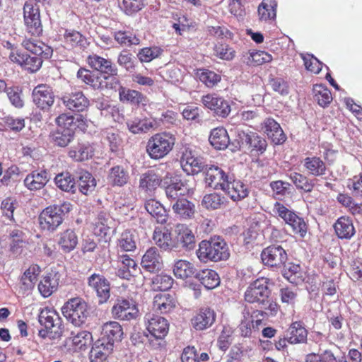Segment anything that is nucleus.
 I'll use <instances>...</instances> for the list:
<instances>
[{"instance_id":"f257e3e1","label":"nucleus","mask_w":362,"mask_h":362,"mask_svg":"<svg viewBox=\"0 0 362 362\" xmlns=\"http://www.w3.org/2000/svg\"><path fill=\"white\" fill-rule=\"evenodd\" d=\"M197 255L203 262H218L228 259L230 252L225 240L220 236H214L199 243Z\"/></svg>"},{"instance_id":"f03ea898","label":"nucleus","mask_w":362,"mask_h":362,"mask_svg":"<svg viewBox=\"0 0 362 362\" xmlns=\"http://www.w3.org/2000/svg\"><path fill=\"white\" fill-rule=\"evenodd\" d=\"M176 142L175 136L168 132H162L152 135L146 143V151L153 160H160L173 149Z\"/></svg>"},{"instance_id":"7ed1b4c3","label":"nucleus","mask_w":362,"mask_h":362,"mask_svg":"<svg viewBox=\"0 0 362 362\" xmlns=\"http://www.w3.org/2000/svg\"><path fill=\"white\" fill-rule=\"evenodd\" d=\"M39 322L45 327L39 331V336L42 338H59L63 333L62 320L57 313L47 308L42 309L39 315Z\"/></svg>"},{"instance_id":"20e7f679","label":"nucleus","mask_w":362,"mask_h":362,"mask_svg":"<svg viewBox=\"0 0 362 362\" xmlns=\"http://www.w3.org/2000/svg\"><path fill=\"white\" fill-rule=\"evenodd\" d=\"M270 281L267 277H260L252 281L245 291V301L250 304L264 305L270 295Z\"/></svg>"},{"instance_id":"39448f33","label":"nucleus","mask_w":362,"mask_h":362,"mask_svg":"<svg viewBox=\"0 0 362 362\" xmlns=\"http://www.w3.org/2000/svg\"><path fill=\"white\" fill-rule=\"evenodd\" d=\"M274 211L291 228L292 231L295 235H298L300 238H304L308 230V226L302 217H300L295 212L289 210L280 202L275 203Z\"/></svg>"},{"instance_id":"423d86ee","label":"nucleus","mask_w":362,"mask_h":362,"mask_svg":"<svg viewBox=\"0 0 362 362\" xmlns=\"http://www.w3.org/2000/svg\"><path fill=\"white\" fill-rule=\"evenodd\" d=\"M62 313L75 326H80L88 317V305L80 298L70 299L63 306Z\"/></svg>"},{"instance_id":"0eeeda50","label":"nucleus","mask_w":362,"mask_h":362,"mask_svg":"<svg viewBox=\"0 0 362 362\" xmlns=\"http://www.w3.org/2000/svg\"><path fill=\"white\" fill-rule=\"evenodd\" d=\"M64 205H52L46 207L39 215L40 227L43 230L54 231L63 222Z\"/></svg>"},{"instance_id":"6e6552de","label":"nucleus","mask_w":362,"mask_h":362,"mask_svg":"<svg viewBox=\"0 0 362 362\" xmlns=\"http://www.w3.org/2000/svg\"><path fill=\"white\" fill-rule=\"evenodd\" d=\"M236 138L240 145L251 153L262 155L267 149V140L256 132L240 130L237 132Z\"/></svg>"},{"instance_id":"1a4fd4ad","label":"nucleus","mask_w":362,"mask_h":362,"mask_svg":"<svg viewBox=\"0 0 362 362\" xmlns=\"http://www.w3.org/2000/svg\"><path fill=\"white\" fill-rule=\"evenodd\" d=\"M111 313L112 317L118 320L131 321L138 317L139 309L133 299L119 298L112 306Z\"/></svg>"},{"instance_id":"9d476101","label":"nucleus","mask_w":362,"mask_h":362,"mask_svg":"<svg viewBox=\"0 0 362 362\" xmlns=\"http://www.w3.org/2000/svg\"><path fill=\"white\" fill-rule=\"evenodd\" d=\"M201 102L204 107L210 110L214 115L226 118L231 112L229 101L216 93H207L201 98Z\"/></svg>"},{"instance_id":"9b49d317","label":"nucleus","mask_w":362,"mask_h":362,"mask_svg":"<svg viewBox=\"0 0 362 362\" xmlns=\"http://www.w3.org/2000/svg\"><path fill=\"white\" fill-rule=\"evenodd\" d=\"M261 259L264 265L280 268L286 264L288 255L281 245H272L262 251Z\"/></svg>"},{"instance_id":"f8f14e48","label":"nucleus","mask_w":362,"mask_h":362,"mask_svg":"<svg viewBox=\"0 0 362 362\" xmlns=\"http://www.w3.org/2000/svg\"><path fill=\"white\" fill-rule=\"evenodd\" d=\"M114 230V220L103 212L100 213L92 223L93 233L105 243L110 240Z\"/></svg>"},{"instance_id":"ddd939ff","label":"nucleus","mask_w":362,"mask_h":362,"mask_svg":"<svg viewBox=\"0 0 362 362\" xmlns=\"http://www.w3.org/2000/svg\"><path fill=\"white\" fill-rule=\"evenodd\" d=\"M86 62L91 69L104 74L103 76L104 80L116 76L118 74L117 67L111 59L102 57L96 54L88 55Z\"/></svg>"},{"instance_id":"4468645a","label":"nucleus","mask_w":362,"mask_h":362,"mask_svg":"<svg viewBox=\"0 0 362 362\" xmlns=\"http://www.w3.org/2000/svg\"><path fill=\"white\" fill-rule=\"evenodd\" d=\"M32 96L35 105L42 110H49L55 100L52 88L47 84H39L35 87Z\"/></svg>"},{"instance_id":"2eb2a0df","label":"nucleus","mask_w":362,"mask_h":362,"mask_svg":"<svg viewBox=\"0 0 362 362\" xmlns=\"http://www.w3.org/2000/svg\"><path fill=\"white\" fill-rule=\"evenodd\" d=\"M88 285L96 293L98 303H106L110 297V284L103 275L93 274L88 278Z\"/></svg>"},{"instance_id":"dca6fc26","label":"nucleus","mask_w":362,"mask_h":362,"mask_svg":"<svg viewBox=\"0 0 362 362\" xmlns=\"http://www.w3.org/2000/svg\"><path fill=\"white\" fill-rule=\"evenodd\" d=\"M180 163L182 168L187 175L198 174L204 170V163L195 152L190 148L186 147L182 151Z\"/></svg>"},{"instance_id":"f3484780","label":"nucleus","mask_w":362,"mask_h":362,"mask_svg":"<svg viewBox=\"0 0 362 362\" xmlns=\"http://www.w3.org/2000/svg\"><path fill=\"white\" fill-rule=\"evenodd\" d=\"M146 329L156 339H163L168 334L169 324L168 320L159 315H147Z\"/></svg>"},{"instance_id":"a211bd4d","label":"nucleus","mask_w":362,"mask_h":362,"mask_svg":"<svg viewBox=\"0 0 362 362\" xmlns=\"http://www.w3.org/2000/svg\"><path fill=\"white\" fill-rule=\"evenodd\" d=\"M216 314L210 308H201L192 318L191 324L192 327L197 331H202L211 327L216 321Z\"/></svg>"},{"instance_id":"6ab92c4d","label":"nucleus","mask_w":362,"mask_h":362,"mask_svg":"<svg viewBox=\"0 0 362 362\" xmlns=\"http://www.w3.org/2000/svg\"><path fill=\"white\" fill-rule=\"evenodd\" d=\"M62 101L67 109L76 112L86 111L90 105L89 100L82 91L66 94L62 97Z\"/></svg>"},{"instance_id":"aec40b11","label":"nucleus","mask_w":362,"mask_h":362,"mask_svg":"<svg viewBox=\"0 0 362 362\" xmlns=\"http://www.w3.org/2000/svg\"><path fill=\"white\" fill-rule=\"evenodd\" d=\"M262 129L275 145L282 144L286 140V136L280 124L272 117L264 120Z\"/></svg>"},{"instance_id":"412c9836","label":"nucleus","mask_w":362,"mask_h":362,"mask_svg":"<svg viewBox=\"0 0 362 362\" xmlns=\"http://www.w3.org/2000/svg\"><path fill=\"white\" fill-rule=\"evenodd\" d=\"M161 176L154 170H148L142 173L139 178V189L152 195L162 183Z\"/></svg>"},{"instance_id":"4be33fe9","label":"nucleus","mask_w":362,"mask_h":362,"mask_svg":"<svg viewBox=\"0 0 362 362\" xmlns=\"http://www.w3.org/2000/svg\"><path fill=\"white\" fill-rule=\"evenodd\" d=\"M228 178V174L218 166L211 165L206 168L205 182L214 189H221L222 190Z\"/></svg>"},{"instance_id":"5701e85b","label":"nucleus","mask_w":362,"mask_h":362,"mask_svg":"<svg viewBox=\"0 0 362 362\" xmlns=\"http://www.w3.org/2000/svg\"><path fill=\"white\" fill-rule=\"evenodd\" d=\"M115 346L112 342L99 339L90 352L91 362H108V356L112 353Z\"/></svg>"},{"instance_id":"b1692460","label":"nucleus","mask_w":362,"mask_h":362,"mask_svg":"<svg viewBox=\"0 0 362 362\" xmlns=\"http://www.w3.org/2000/svg\"><path fill=\"white\" fill-rule=\"evenodd\" d=\"M141 264L147 272H156L163 265V258L156 247L148 248L142 257Z\"/></svg>"},{"instance_id":"393cba45","label":"nucleus","mask_w":362,"mask_h":362,"mask_svg":"<svg viewBox=\"0 0 362 362\" xmlns=\"http://www.w3.org/2000/svg\"><path fill=\"white\" fill-rule=\"evenodd\" d=\"M77 78L94 90H103L107 88V83L103 76L86 68H80Z\"/></svg>"},{"instance_id":"a878e982","label":"nucleus","mask_w":362,"mask_h":362,"mask_svg":"<svg viewBox=\"0 0 362 362\" xmlns=\"http://www.w3.org/2000/svg\"><path fill=\"white\" fill-rule=\"evenodd\" d=\"M118 91L119 100L122 103L139 107L146 106L148 102L147 97L138 90L120 86Z\"/></svg>"},{"instance_id":"bb28decb","label":"nucleus","mask_w":362,"mask_h":362,"mask_svg":"<svg viewBox=\"0 0 362 362\" xmlns=\"http://www.w3.org/2000/svg\"><path fill=\"white\" fill-rule=\"evenodd\" d=\"M22 46L35 54V57L42 58V62L43 59H49L53 54L52 48L41 41L25 39L22 42Z\"/></svg>"},{"instance_id":"cd10ccee","label":"nucleus","mask_w":362,"mask_h":362,"mask_svg":"<svg viewBox=\"0 0 362 362\" xmlns=\"http://www.w3.org/2000/svg\"><path fill=\"white\" fill-rule=\"evenodd\" d=\"M48 181V173L45 170H35L25 177L24 185L30 191L40 190Z\"/></svg>"},{"instance_id":"c85d7f7f","label":"nucleus","mask_w":362,"mask_h":362,"mask_svg":"<svg viewBox=\"0 0 362 362\" xmlns=\"http://www.w3.org/2000/svg\"><path fill=\"white\" fill-rule=\"evenodd\" d=\"M123 335L124 332L121 325L116 321H110L103 325L100 339L112 342L115 346V342L122 341Z\"/></svg>"},{"instance_id":"c756f323","label":"nucleus","mask_w":362,"mask_h":362,"mask_svg":"<svg viewBox=\"0 0 362 362\" xmlns=\"http://www.w3.org/2000/svg\"><path fill=\"white\" fill-rule=\"evenodd\" d=\"M233 201H240L248 195V189L246 185L239 180L230 181L229 178L223 189H222Z\"/></svg>"},{"instance_id":"7c9ffc66","label":"nucleus","mask_w":362,"mask_h":362,"mask_svg":"<svg viewBox=\"0 0 362 362\" xmlns=\"http://www.w3.org/2000/svg\"><path fill=\"white\" fill-rule=\"evenodd\" d=\"M176 306L175 298L169 293H158L154 296L153 309L161 314L172 311Z\"/></svg>"},{"instance_id":"2f4dec72","label":"nucleus","mask_w":362,"mask_h":362,"mask_svg":"<svg viewBox=\"0 0 362 362\" xmlns=\"http://www.w3.org/2000/svg\"><path fill=\"white\" fill-rule=\"evenodd\" d=\"M303 167L309 175L315 177H322L327 171L325 162L315 156L306 157L303 160Z\"/></svg>"},{"instance_id":"473e14b6","label":"nucleus","mask_w":362,"mask_h":362,"mask_svg":"<svg viewBox=\"0 0 362 362\" xmlns=\"http://www.w3.org/2000/svg\"><path fill=\"white\" fill-rule=\"evenodd\" d=\"M175 238L182 247L191 250L195 246V236L188 226L178 223L175 228Z\"/></svg>"},{"instance_id":"72a5a7b5","label":"nucleus","mask_w":362,"mask_h":362,"mask_svg":"<svg viewBox=\"0 0 362 362\" xmlns=\"http://www.w3.org/2000/svg\"><path fill=\"white\" fill-rule=\"evenodd\" d=\"M210 144L216 150H224L230 144L227 130L223 127L211 129L209 137Z\"/></svg>"},{"instance_id":"f704fd0d","label":"nucleus","mask_w":362,"mask_h":362,"mask_svg":"<svg viewBox=\"0 0 362 362\" xmlns=\"http://www.w3.org/2000/svg\"><path fill=\"white\" fill-rule=\"evenodd\" d=\"M173 271L176 278L183 280L196 278L198 272L193 263L185 259L177 260Z\"/></svg>"},{"instance_id":"c9c22d12","label":"nucleus","mask_w":362,"mask_h":362,"mask_svg":"<svg viewBox=\"0 0 362 362\" xmlns=\"http://www.w3.org/2000/svg\"><path fill=\"white\" fill-rule=\"evenodd\" d=\"M93 337L90 332L86 330L71 331L70 336L66 339L67 345H71L74 349H84L91 341Z\"/></svg>"},{"instance_id":"e433bc0d","label":"nucleus","mask_w":362,"mask_h":362,"mask_svg":"<svg viewBox=\"0 0 362 362\" xmlns=\"http://www.w3.org/2000/svg\"><path fill=\"white\" fill-rule=\"evenodd\" d=\"M307 337L308 331L301 322L296 321L292 322L288 329V341L291 344L304 343L307 340Z\"/></svg>"},{"instance_id":"4c0bfd02","label":"nucleus","mask_w":362,"mask_h":362,"mask_svg":"<svg viewBox=\"0 0 362 362\" xmlns=\"http://www.w3.org/2000/svg\"><path fill=\"white\" fill-rule=\"evenodd\" d=\"M334 228L337 235L341 239H350L356 232L352 220L347 216L339 217Z\"/></svg>"},{"instance_id":"58836bf2","label":"nucleus","mask_w":362,"mask_h":362,"mask_svg":"<svg viewBox=\"0 0 362 362\" xmlns=\"http://www.w3.org/2000/svg\"><path fill=\"white\" fill-rule=\"evenodd\" d=\"M118 251L133 252L136 248V236L130 229L124 230L117 240Z\"/></svg>"},{"instance_id":"ea45409f","label":"nucleus","mask_w":362,"mask_h":362,"mask_svg":"<svg viewBox=\"0 0 362 362\" xmlns=\"http://www.w3.org/2000/svg\"><path fill=\"white\" fill-rule=\"evenodd\" d=\"M76 185L81 194L88 195L95 189L96 180L91 173L82 170L78 173Z\"/></svg>"},{"instance_id":"a19ab883","label":"nucleus","mask_w":362,"mask_h":362,"mask_svg":"<svg viewBox=\"0 0 362 362\" xmlns=\"http://www.w3.org/2000/svg\"><path fill=\"white\" fill-rule=\"evenodd\" d=\"M95 149L89 144H78L69 151V156L75 161L81 162L88 160L94 156Z\"/></svg>"},{"instance_id":"79ce46f5","label":"nucleus","mask_w":362,"mask_h":362,"mask_svg":"<svg viewBox=\"0 0 362 362\" xmlns=\"http://www.w3.org/2000/svg\"><path fill=\"white\" fill-rule=\"evenodd\" d=\"M145 209L158 223L161 224L166 223L167 211L158 201L154 199L147 200L145 203Z\"/></svg>"},{"instance_id":"37998d69","label":"nucleus","mask_w":362,"mask_h":362,"mask_svg":"<svg viewBox=\"0 0 362 362\" xmlns=\"http://www.w3.org/2000/svg\"><path fill=\"white\" fill-rule=\"evenodd\" d=\"M172 209L174 213L182 219L192 218L195 213L194 204L186 198L177 200V202L173 203Z\"/></svg>"},{"instance_id":"c03bdc74","label":"nucleus","mask_w":362,"mask_h":362,"mask_svg":"<svg viewBox=\"0 0 362 362\" xmlns=\"http://www.w3.org/2000/svg\"><path fill=\"white\" fill-rule=\"evenodd\" d=\"M207 289H214L220 284V278L213 269H205L197 272L196 278Z\"/></svg>"},{"instance_id":"a18cd8bd","label":"nucleus","mask_w":362,"mask_h":362,"mask_svg":"<svg viewBox=\"0 0 362 362\" xmlns=\"http://www.w3.org/2000/svg\"><path fill=\"white\" fill-rule=\"evenodd\" d=\"M153 239L156 244L163 250H170L175 247L171 233L165 228H156Z\"/></svg>"},{"instance_id":"49530a36","label":"nucleus","mask_w":362,"mask_h":362,"mask_svg":"<svg viewBox=\"0 0 362 362\" xmlns=\"http://www.w3.org/2000/svg\"><path fill=\"white\" fill-rule=\"evenodd\" d=\"M107 179L112 186L122 187L128 182L129 175L127 170L117 165L110 168Z\"/></svg>"},{"instance_id":"de8ad7c7","label":"nucleus","mask_w":362,"mask_h":362,"mask_svg":"<svg viewBox=\"0 0 362 362\" xmlns=\"http://www.w3.org/2000/svg\"><path fill=\"white\" fill-rule=\"evenodd\" d=\"M118 259L122 264L117 272L118 276L122 279H129L137 269L136 262L127 255H119Z\"/></svg>"},{"instance_id":"09e8293b","label":"nucleus","mask_w":362,"mask_h":362,"mask_svg":"<svg viewBox=\"0 0 362 362\" xmlns=\"http://www.w3.org/2000/svg\"><path fill=\"white\" fill-rule=\"evenodd\" d=\"M40 272L41 268L38 264H31L21 277L22 288L25 291L33 288Z\"/></svg>"},{"instance_id":"8fccbe9b","label":"nucleus","mask_w":362,"mask_h":362,"mask_svg":"<svg viewBox=\"0 0 362 362\" xmlns=\"http://www.w3.org/2000/svg\"><path fill=\"white\" fill-rule=\"evenodd\" d=\"M58 244L64 252H70L76 247L78 237L73 230L67 229L60 233Z\"/></svg>"},{"instance_id":"3c124183","label":"nucleus","mask_w":362,"mask_h":362,"mask_svg":"<svg viewBox=\"0 0 362 362\" xmlns=\"http://www.w3.org/2000/svg\"><path fill=\"white\" fill-rule=\"evenodd\" d=\"M10 250L13 253H18L28 244L25 233L20 229L12 230L8 236Z\"/></svg>"},{"instance_id":"603ef678","label":"nucleus","mask_w":362,"mask_h":362,"mask_svg":"<svg viewBox=\"0 0 362 362\" xmlns=\"http://www.w3.org/2000/svg\"><path fill=\"white\" fill-rule=\"evenodd\" d=\"M195 75L207 88H213L221 80V76L208 69H198Z\"/></svg>"},{"instance_id":"864d4df0","label":"nucleus","mask_w":362,"mask_h":362,"mask_svg":"<svg viewBox=\"0 0 362 362\" xmlns=\"http://www.w3.org/2000/svg\"><path fill=\"white\" fill-rule=\"evenodd\" d=\"M277 3L276 0H263L258 7L260 21H273L276 16Z\"/></svg>"},{"instance_id":"5fc2aeb1","label":"nucleus","mask_w":362,"mask_h":362,"mask_svg":"<svg viewBox=\"0 0 362 362\" xmlns=\"http://www.w3.org/2000/svg\"><path fill=\"white\" fill-rule=\"evenodd\" d=\"M314 98L322 107H327L333 100L330 90L322 84H316L313 86Z\"/></svg>"},{"instance_id":"6e6d98bb","label":"nucleus","mask_w":362,"mask_h":362,"mask_svg":"<svg viewBox=\"0 0 362 362\" xmlns=\"http://www.w3.org/2000/svg\"><path fill=\"white\" fill-rule=\"evenodd\" d=\"M289 178L298 189L305 192H310L315 187L313 180L308 178L300 173L293 172L289 175Z\"/></svg>"},{"instance_id":"4d7b16f0","label":"nucleus","mask_w":362,"mask_h":362,"mask_svg":"<svg viewBox=\"0 0 362 362\" xmlns=\"http://www.w3.org/2000/svg\"><path fill=\"white\" fill-rule=\"evenodd\" d=\"M54 182L56 185L63 191L75 193L76 190L75 179L69 172L58 174L54 178Z\"/></svg>"},{"instance_id":"13d9d810","label":"nucleus","mask_w":362,"mask_h":362,"mask_svg":"<svg viewBox=\"0 0 362 362\" xmlns=\"http://www.w3.org/2000/svg\"><path fill=\"white\" fill-rule=\"evenodd\" d=\"M58 286L57 280L52 274L43 276L38 284V290L44 297L50 296Z\"/></svg>"},{"instance_id":"bf43d9fd","label":"nucleus","mask_w":362,"mask_h":362,"mask_svg":"<svg viewBox=\"0 0 362 362\" xmlns=\"http://www.w3.org/2000/svg\"><path fill=\"white\" fill-rule=\"evenodd\" d=\"M209 360L207 353L203 352L200 355L194 346H188L183 349L181 355L182 362H206Z\"/></svg>"},{"instance_id":"052dcab7","label":"nucleus","mask_w":362,"mask_h":362,"mask_svg":"<svg viewBox=\"0 0 362 362\" xmlns=\"http://www.w3.org/2000/svg\"><path fill=\"white\" fill-rule=\"evenodd\" d=\"M74 132L57 129L50 134L51 141L57 146L65 147L74 139Z\"/></svg>"},{"instance_id":"680f3d73","label":"nucleus","mask_w":362,"mask_h":362,"mask_svg":"<svg viewBox=\"0 0 362 362\" xmlns=\"http://www.w3.org/2000/svg\"><path fill=\"white\" fill-rule=\"evenodd\" d=\"M25 23H38L40 21L39 6L37 3L27 1L23 6Z\"/></svg>"},{"instance_id":"e2e57ef3","label":"nucleus","mask_w":362,"mask_h":362,"mask_svg":"<svg viewBox=\"0 0 362 362\" xmlns=\"http://www.w3.org/2000/svg\"><path fill=\"white\" fill-rule=\"evenodd\" d=\"M174 280L168 274H160L152 279V289L154 291H168L172 288Z\"/></svg>"},{"instance_id":"0e129e2a","label":"nucleus","mask_w":362,"mask_h":362,"mask_svg":"<svg viewBox=\"0 0 362 362\" xmlns=\"http://www.w3.org/2000/svg\"><path fill=\"white\" fill-rule=\"evenodd\" d=\"M163 52V50L158 46L144 47L137 53V57L141 62L148 63L159 57Z\"/></svg>"},{"instance_id":"69168bd1","label":"nucleus","mask_w":362,"mask_h":362,"mask_svg":"<svg viewBox=\"0 0 362 362\" xmlns=\"http://www.w3.org/2000/svg\"><path fill=\"white\" fill-rule=\"evenodd\" d=\"M64 38L65 42L72 47H84L87 44L86 38L80 32L75 30H66Z\"/></svg>"},{"instance_id":"338daca9","label":"nucleus","mask_w":362,"mask_h":362,"mask_svg":"<svg viewBox=\"0 0 362 362\" xmlns=\"http://www.w3.org/2000/svg\"><path fill=\"white\" fill-rule=\"evenodd\" d=\"M224 197L217 193L206 194L202 201V205L207 209H217L223 204Z\"/></svg>"},{"instance_id":"774afa93","label":"nucleus","mask_w":362,"mask_h":362,"mask_svg":"<svg viewBox=\"0 0 362 362\" xmlns=\"http://www.w3.org/2000/svg\"><path fill=\"white\" fill-rule=\"evenodd\" d=\"M56 124L60 128L59 129L70 130L74 132L76 129V119L74 116L69 114L63 113L59 115L55 119Z\"/></svg>"}]
</instances>
